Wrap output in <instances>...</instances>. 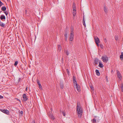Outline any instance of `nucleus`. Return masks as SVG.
I'll return each mask as SVG.
<instances>
[{"label": "nucleus", "instance_id": "26", "mask_svg": "<svg viewBox=\"0 0 123 123\" xmlns=\"http://www.w3.org/2000/svg\"><path fill=\"white\" fill-rule=\"evenodd\" d=\"M68 34L67 31H65L64 36L65 37H68L67 34Z\"/></svg>", "mask_w": 123, "mask_h": 123}, {"label": "nucleus", "instance_id": "4", "mask_svg": "<svg viewBox=\"0 0 123 123\" xmlns=\"http://www.w3.org/2000/svg\"><path fill=\"white\" fill-rule=\"evenodd\" d=\"M1 111L3 112V113H5L7 115H8L9 113V111L6 110H0Z\"/></svg>", "mask_w": 123, "mask_h": 123}, {"label": "nucleus", "instance_id": "20", "mask_svg": "<svg viewBox=\"0 0 123 123\" xmlns=\"http://www.w3.org/2000/svg\"><path fill=\"white\" fill-rule=\"evenodd\" d=\"M121 59V60H123V52H121V55H120V56Z\"/></svg>", "mask_w": 123, "mask_h": 123}, {"label": "nucleus", "instance_id": "12", "mask_svg": "<svg viewBox=\"0 0 123 123\" xmlns=\"http://www.w3.org/2000/svg\"><path fill=\"white\" fill-rule=\"evenodd\" d=\"M60 85L61 89H63L64 88L63 82L62 81L60 82Z\"/></svg>", "mask_w": 123, "mask_h": 123}, {"label": "nucleus", "instance_id": "19", "mask_svg": "<svg viewBox=\"0 0 123 123\" xmlns=\"http://www.w3.org/2000/svg\"><path fill=\"white\" fill-rule=\"evenodd\" d=\"M1 10L3 11H5L6 9V8L5 6H3L1 9Z\"/></svg>", "mask_w": 123, "mask_h": 123}, {"label": "nucleus", "instance_id": "16", "mask_svg": "<svg viewBox=\"0 0 123 123\" xmlns=\"http://www.w3.org/2000/svg\"><path fill=\"white\" fill-rule=\"evenodd\" d=\"M82 23L83 24V25L85 26V27H86V24L85 23V20L84 19V16H83V22Z\"/></svg>", "mask_w": 123, "mask_h": 123}, {"label": "nucleus", "instance_id": "6", "mask_svg": "<svg viewBox=\"0 0 123 123\" xmlns=\"http://www.w3.org/2000/svg\"><path fill=\"white\" fill-rule=\"evenodd\" d=\"M70 37H69L70 40L72 41L73 39L74 35V33H71L70 34Z\"/></svg>", "mask_w": 123, "mask_h": 123}, {"label": "nucleus", "instance_id": "40", "mask_svg": "<svg viewBox=\"0 0 123 123\" xmlns=\"http://www.w3.org/2000/svg\"><path fill=\"white\" fill-rule=\"evenodd\" d=\"M20 113L21 114H22L23 113V111H21L20 112Z\"/></svg>", "mask_w": 123, "mask_h": 123}, {"label": "nucleus", "instance_id": "17", "mask_svg": "<svg viewBox=\"0 0 123 123\" xmlns=\"http://www.w3.org/2000/svg\"><path fill=\"white\" fill-rule=\"evenodd\" d=\"M95 72L96 73V74L98 76H99L100 75V73L99 72V71L98 70H95Z\"/></svg>", "mask_w": 123, "mask_h": 123}, {"label": "nucleus", "instance_id": "2", "mask_svg": "<svg viewBox=\"0 0 123 123\" xmlns=\"http://www.w3.org/2000/svg\"><path fill=\"white\" fill-rule=\"evenodd\" d=\"M103 61L104 62H107L108 60V57L106 55L102 56L101 57Z\"/></svg>", "mask_w": 123, "mask_h": 123}, {"label": "nucleus", "instance_id": "29", "mask_svg": "<svg viewBox=\"0 0 123 123\" xmlns=\"http://www.w3.org/2000/svg\"><path fill=\"white\" fill-rule=\"evenodd\" d=\"M73 27H71V33H74V32H73Z\"/></svg>", "mask_w": 123, "mask_h": 123}, {"label": "nucleus", "instance_id": "50", "mask_svg": "<svg viewBox=\"0 0 123 123\" xmlns=\"http://www.w3.org/2000/svg\"><path fill=\"white\" fill-rule=\"evenodd\" d=\"M62 60L63 61V58H62Z\"/></svg>", "mask_w": 123, "mask_h": 123}, {"label": "nucleus", "instance_id": "21", "mask_svg": "<svg viewBox=\"0 0 123 123\" xmlns=\"http://www.w3.org/2000/svg\"><path fill=\"white\" fill-rule=\"evenodd\" d=\"M104 10L105 13H107V10L106 7L105 6H104Z\"/></svg>", "mask_w": 123, "mask_h": 123}, {"label": "nucleus", "instance_id": "5", "mask_svg": "<svg viewBox=\"0 0 123 123\" xmlns=\"http://www.w3.org/2000/svg\"><path fill=\"white\" fill-rule=\"evenodd\" d=\"M52 108H51V111L50 112V114L49 115V117L52 120H54L55 119V118L53 115L51 113H52Z\"/></svg>", "mask_w": 123, "mask_h": 123}, {"label": "nucleus", "instance_id": "32", "mask_svg": "<svg viewBox=\"0 0 123 123\" xmlns=\"http://www.w3.org/2000/svg\"><path fill=\"white\" fill-rule=\"evenodd\" d=\"M96 122V119H92V122L93 123H95Z\"/></svg>", "mask_w": 123, "mask_h": 123}, {"label": "nucleus", "instance_id": "8", "mask_svg": "<svg viewBox=\"0 0 123 123\" xmlns=\"http://www.w3.org/2000/svg\"><path fill=\"white\" fill-rule=\"evenodd\" d=\"M94 39L95 40V43H96V42L97 43H100V41L98 38V37H94Z\"/></svg>", "mask_w": 123, "mask_h": 123}, {"label": "nucleus", "instance_id": "47", "mask_svg": "<svg viewBox=\"0 0 123 123\" xmlns=\"http://www.w3.org/2000/svg\"><path fill=\"white\" fill-rule=\"evenodd\" d=\"M95 118H97L98 117H97V116H95Z\"/></svg>", "mask_w": 123, "mask_h": 123}, {"label": "nucleus", "instance_id": "18", "mask_svg": "<svg viewBox=\"0 0 123 123\" xmlns=\"http://www.w3.org/2000/svg\"><path fill=\"white\" fill-rule=\"evenodd\" d=\"M37 83L38 85L39 86V88L40 89L41 88H42V86H41V84L40 83V82L39 81V80H38L37 81Z\"/></svg>", "mask_w": 123, "mask_h": 123}, {"label": "nucleus", "instance_id": "3", "mask_svg": "<svg viewBox=\"0 0 123 123\" xmlns=\"http://www.w3.org/2000/svg\"><path fill=\"white\" fill-rule=\"evenodd\" d=\"M22 97L24 101H26L28 100V96L25 94H24L22 95Z\"/></svg>", "mask_w": 123, "mask_h": 123}, {"label": "nucleus", "instance_id": "48", "mask_svg": "<svg viewBox=\"0 0 123 123\" xmlns=\"http://www.w3.org/2000/svg\"><path fill=\"white\" fill-rule=\"evenodd\" d=\"M17 100L18 101H19L20 102H21V101L20 100H19V99H17Z\"/></svg>", "mask_w": 123, "mask_h": 123}, {"label": "nucleus", "instance_id": "24", "mask_svg": "<svg viewBox=\"0 0 123 123\" xmlns=\"http://www.w3.org/2000/svg\"><path fill=\"white\" fill-rule=\"evenodd\" d=\"M61 49H62L61 46L60 45H59L58 46V50L59 51H60Z\"/></svg>", "mask_w": 123, "mask_h": 123}, {"label": "nucleus", "instance_id": "34", "mask_svg": "<svg viewBox=\"0 0 123 123\" xmlns=\"http://www.w3.org/2000/svg\"><path fill=\"white\" fill-rule=\"evenodd\" d=\"M62 113L63 114V115L64 116H65L66 115V114H65V113L63 111L62 112Z\"/></svg>", "mask_w": 123, "mask_h": 123}, {"label": "nucleus", "instance_id": "36", "mask_svg": "<svg viewBox=\"0 0 123 123\" xmlns=\"http://www.w3.org/2000/svg\"><path fill=\"white\" fill-rule=\"evenodd\" d=\"M90 87H91V89L92 90H93L94 89V87H93V86H90Z\"/></svg>", "mask_w": 123, "mask_h": 123}, {"label": "nucleus", "instance_id": "22", "mask_svg": "<svg viewBox=\"0 0 123 123\" xmlns=\"http://www.w3.org/2000/svg\"><path fill=\"white\" fill-rule=\"evenodd\" d=\"M64 51L67 55H69V52H68L67 50H65Z\"/></svg>", "mask_w": 123, "mask_h": 123}, {"label": "nucleus", "instance_id": "33", "mask_svg": "<svg viewBox=\"0 0 123 123\" xmlns=\"http://www.w3.org/2000/svg\"><path fill=\"white\" fill-rule=\"evenodd\" d=\"M115 39L116 40H117L118 39V38L117 36H115Z\"/></svg>", "mask_w": 123, "mask_h": 123}, {"label": "nucleus", "instance_id": "27", "mask_svg": "<svg viewBox=\"0 0 123 123\" xmlns=\"http://www.w3.org/2000/svg\"><path fill=\"white\" fill-rule=\"evenodd\" d=\"M73 9H76V7L75 6V4L74 3L73 5Z\"/></svg>", "mask_w": 123, "mask_h": 123}, {"label": "nucleus", "instance_id": "44", "mask_svg": "<svg viewBox=\"0 0 123 123\" xmlns=\"http://www.w3.org/2000/svg\"><path fill=\"white\" fill-rule=\"evenodd\" d=\"M31 123H35V120H33Z\"/></svg>", "mask_w": 123, "mask_h": 123}, {"label": "nucleus", "instance_id": "49", "mask_svg": "<svg viewBox=\"0 0 123 123\" xmlns=\"http://www.w3.org/2000/svg\"><path fill=\"white\" fill-rule=\"evenodd\" d=\"M26 90H27V87L26 88Z\"/></svg>", "mask_w": 123, "mask_h": 123}, {"label": "nucleus", "instance_id": "1", "mask_svg": "<svg viewBox=\"0 0 123 123\" xmlns=\"http://www.w3.org/2000/svg\"><path fill=\"white\" fill-rule=\"evenodd\" d=\"M77 106L76 107V112L78 115V117L80 118L82 115L83 110L80 102L79 101H77Z\"/></svg>", "mask_w": 123, "mask_h": 123}, {"label": "nucleus", "instance_id": "28", "mask_svg": "<svg viewBox=\"0 0 123 123\" xmlns=\"http://www.w3.org/2000/svg\"><path fill=\"white\" fill-rule=\"evenodd\" d=\"M25 14L27 16H29V14H27V10L26 9L25 10Z\"/></svg>", "mask_w": 123, "mask_h": 123}, {"label": "nucleus", "instance_id": "39", "mask_svg": "<svg viewBox=\"0 0 123 123\" xmlns=\"http://www.w3.org/2000/svg\"><path fill=\"white\" fill-rule=\"evenodd\" d=\"M100 47H101V48L102 49L103 48V45H102L101 44H100Z\"/></svg>", "mask_w": 123, "mask_h": 123}, {"label": "nucleus", "instance_id": "11", "mask_svg": "<svg viewBox=\"0 0 123 123\" xmlns=\"http://www.w3.org/2000/svg\"><path fill=\"white\" fill-rule=\"evenodd\" d=\"M75 86L77 91L78 92H79L80 91V89L79 86L77 84Z\"/></svg>", "mask_w": 123, "mask_h": 123}, {"label": "nucleus", "instance_id": "37", "mask_svg": "<svg viewBox=\"0 0 123 123\" xmlns=\"http://www.w3.org/2000/svg\"><path fill=\"white\" fill-rule=\"evenodd\" d=\"M3 96H2L0 95V99L2 98H3Z\"/></svg>", "mask_w": 123, "mask_h": 123}, {"label": "nucleus", "instance_id": "14", "mask_svg": "<svg viewBox=\"0 0 123 123\" xmlns=\"http://www.w3.org/2000/svg\"><path fill=\"white\" fill-rule=\"evenodd\" d=\"M98 63H99V64L98 65L99 67L101 68H102L104 66L103 65L102 63H101V61H99V62Z\"/></svg>", "mask_w": 123, "mask_h": 123}, {"label": "nucleus", "instance_id": "31", "mask_svg": "<svg viewBox=\"0 0 123 123\" xmlns=\"http://www.w3.org/2000/svg\"><path fill=\"white\" fill-rule=\"evenodd\" d=\"M3 5V3L0 0V7L1 6Z\"/></svg>", "mask_w": 123, "mask_h": 123}, {"label": "nucleus", "instance_id": "35", "mask_svg": "<svg viewBox=\"0 0 123 123\" xmlns=\"http://www.w3.org/2000/svg\"><path fill=\"white\" fill-rule=\"evenodd\" d=\"M4 12L5 13L6 15H7L8 14V12L6 11H4Z\"/></svg>", "mask_w": 123, "mask_h": 123}, {"label": "nucleus", "instance_id": "41", "mask_svg": "<svg viewBox=\"0 0 123 123\" xmlns=\"http://www.w3.org/2000/svg\"><path fill=\"white\" fill-rule=\"evenodd\" d=\"M104 41L105 43H106L107 42V41L106 38L104 39Z\"/></svg>", "mask_w": 123, "mask_h": 123}, {"label": "nucleus", "instance_id": "23", "mask_svg": "<svg viewBox=\"0 0 123 123\" xmlns=\"http://www.w3.org/2000/svg\"><path fill=\"white\" fill-rule=\"evenodd\" d=\"M5 24L1 22H0V26L2 27H4Z\"/></svg>", "mask_w": 123, "mask_h": 123}, {"label": "nucleus", "instance_id": "13", "mask_svg": "<svg viewBox=\"0 0 123 123\" xmlns=\"http://www.w3.org/2000/svg\"><path fill=\"white\" fill-rule=\"evenodd\" d=\"M0 18L1 20L5 19H6V17L5 15H2L0 16Z\"/></svg>", "mask_w": 123, "mask_h": 123}, {"label": "nucleus", "instance_id": "43", "mask_svg": "<svg viewBox=\"0 0 123 123\" xmlns=\"http://www.w3.org/2000/svg\"><path fill=\"white\" fill-rule=\"evenodd\" d=\"M96 43V44L98 46H99V44H98V43Z\"/></svg>", "mask_w": 123, "mask_h": 123}, {"label": "nucleus", "instance_id": "15", "mask_svg": "<svg viewBox=\"0 0 123 123\" xmlns=\"http://www.w3.org/2000/svg\"><path fill=\"white\" fill-rule=\"evenodd\" d=\"M73 15L74 17L76 15V10L75 9H73Z\"/></svg>", "mask_w": 123, "mask_h": 123}, {"label": "nucleus", "instance_id": "46", "mask_svg": "<svg viewBox=\"0 0 123 123\" xmlns=\"http://www.w3.org/2000/svg\"><path fill=\"white\" fill-rule=\"evenodd\" d=\"M68 37H65V40L66 41H67V39Z\"/></svg>", "mask_w": 123, "mask_h": 123}, {"label": "nucleus", "instance_id": "45", "mask_svg": "<svg viewBox=\"0 0 123 123\" xmlns=\"http://www.w3.org/2000/svg\"><path fill=\"white\" fill-rule=\"evenodd\" d=\"M21 80V79L20 78H19L18 80L20 81Z\"/></svg>", "mask_w": 123, "mask_h": 123}, {"label": "nucleus", "instance_id": "42", "mask_svg": "<svg viewBox=\"0 0 123 123\" xmlns=\"http://www.w3.org/2000/svg\"><path fill=\"white\" fill-rule=\"evenodd\" d=\"M67 73L68 74L69 73V71L68 70V69H67Z\"/></svg>", "mask_w": 123, "mask_h": 123}, {"label": "nucleus", "instance_id": "10", "mask_svg": "<svg viewBox=\"0 0 123 123\" xmlns=\"http://www.w3.org/2000/svg\"><path fill=\"white\" fill-rule=\"evenodd\" d=\"M117 72L118 77L120 79L122 77V76L119 71L117 70Z\"/></svg>", "mask_w": 123, "mask_h": 123}, {"label": "nucleus", "instance_id": "38", "mask_svg": "<svg viewBox=\"0 0 123 123\" xmlns=\"http://www.w3.org/2000/svg\"><path fill=\"white\" fill-rule=\"evenodd\" d=\"M105 79L106 80V81L108 82V78H107V76H106Z\"/></svg>", "mask_w": 123, "mask_h": 123}, {"label": "nucleus", "instance_id": "7", "mask_svg": "<svg viewBox=\"0 0 123 123\" xmlns=\"http://www.w3.org/2000/svg\"><path fill=\"white\" fill-rule=\"evenodd\" d=\"M73 81L74 84V86L76 85L77 84V82L76 80V79L75 77L73 76Z\"/></svg>", "mask_w": 123, "mask_h": 123}, {"label": "nucleus", "instance_id": "30", "mask_svg": "<svg viewBox=\"0 0 123 123\" xmlns=\"http://www.w3.org/2000/svg\"><path fill=\"white\" fill-rule=\"evenodd\" d=\"M18 61H16L15 62L14 64V65L15 66H16L17 64H18Z\"/></svg>", "mask_w": 123, "mask_h": 123}, {"label": "nucleus", "instance_id": "9", "mask_svg": "<svg viewBox=\"0 0 123 123\" xmlns=\"http://www.w3.org/2000/svg\"><path fill=\"white\" fill-rule=\"evenodd\" d=\"M99 60L98 59L96 58L94 60V65H96L98 64V62H99Z\"/></svg>", "mask_w": 123, "mask_h": 123}, {"label": "nucleus", "instance_id": "25", "mask_svg": "<svg viewBox=\"0 0 123 123\" xmlns=\"http://www.w3.org/2000/svg\"><path fill=\"white\" fill-rule=\"evenodd\" d=\"M121 89L122 92H123V84H121Z\"/></svg>", "mask_w": 123, "mask_h": 123}]
</instances>
